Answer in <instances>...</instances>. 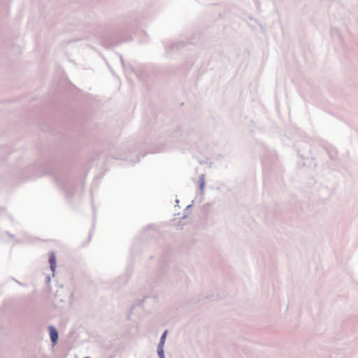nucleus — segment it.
I'll list each match as a JSON object with an SVG mask.
<instances>
[{
    "instance_id": "nucleus-4",
    "label": "nucleus",
    "mask_w": 358,
    "mask_h": 358,
    "mask_svg": "<svg viewBox=\"0 0 358 358\" xmlns=\"http://www.w3.org/2000/svg\"><path fill=\"white\" fill-rule=\"evenodd\" d=\"M85 358H90V357H85Z\"/></svg>"
},
{
    "instance_id": "nucleus-3",
    "label": "nucleus",
    "mask_w": 358,
    "mask_h": 358,
    "mask_svg": "<svg viewBox=\"0 0 358 358\" xmlns=\"http://www.w3.org/2000/svg\"><path fill=\"white\" fill-rule=\"evenodd\" d=\"M50 264H51V267L52 268V265L53 264L55 263V259L53 257H51L50 259Z\"/></svg>"
},
{
    "instance_id": "nucleus-2",
    "label": "nucleus",
    "mask_w": 358,
    "mask_h": 358,
    "mask_svg": "<svg viewBox=\"0 0 358 358\" xmlns=\"http://www.w3.org/2000/svg\"><path fill=\"white\" fill-rule=\"evenodd\" d=\"M166 334H167V331H165L161 337V343L162 344H164V343L166 340Z\"/></svg>"
},
{
    "instance_id": "nucleus-1",
    "label": "nucleus",
    "mask_w": 358,
    "mask_h": 358,
    "mask_svg": "<svg viewBox=\"0 0 358 358\" xmlns=\"http://www.w3.org/2000/svg\"><path fill=\"white\" fill-rule=\"evenodd\" d=\"M50 336L51 341L53 343H55L58 339L57 331L52 327H49Z\"/></svg>"
}]
</instances>
